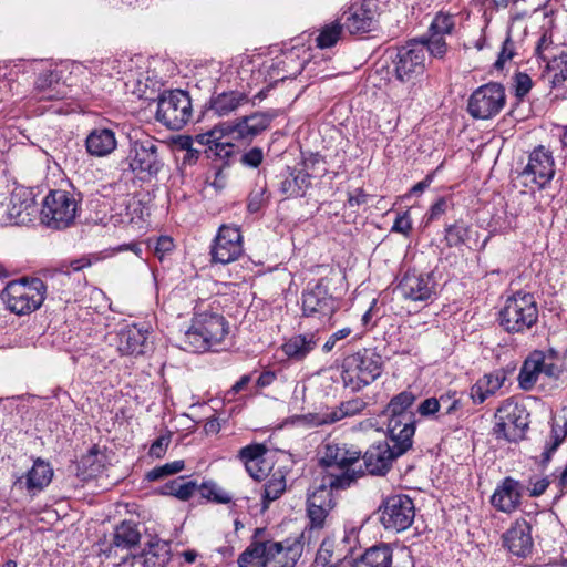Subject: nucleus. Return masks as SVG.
Instances as JSON below:
<instances>
[{
	"instance_id": "f257e3e1",
	"label": "nucleus",
	"mask_w": 567,
	"mask_h": 567,
	"mask_svg": "<svg viewBox=\"0 0 567 567\" xmlns=\"http://www.w3.org/2000/svg\"><path fill=\"white\" fill-rule=\"evenodd\" d=\"M361 458V451L347 444L328 442L323 445L319 464L327 470V483L337 489L349 487L357 477L363 475L361 465H354Z\"/></svg>"
},
{
	"instance_id": "f03ea898",
	"label": "nucleus",
	"mask_w": 567,
	"mask_h": 567,
	"mask_svg": "<svg viewBox=\"0 0 567 567\" xmlns=\"http://www.w3.org/2000/svg\"><path fill=\"white\" fill-rule=\"evenodd\" d=\"M226 318L217 312L195 313L188 329L181 336L178 347L187 352H205L219 344L228 334Z\"/></svg>"
},
{
	"instance_id": "7ed1b4c3",
	"label": "nucleus",
	"mask_w": 567,
	"mask_h": 567,
	"mask_svg": "<svg viewBox=\"0 0 567 567\" xmlns=\"http://www.w3.org/2000/svg\"><path fill=\"white\" fill-rule=\"evenodd\" d=\"M382 357L370 348H363L347 355L341 364L343 386L359 392L374 382L382 373Z\"/></svg>"
},
{
	"instance_id": "20e7f679",
	"label": "nucleus",
	"mask_w": 567,
	"mask_h": 567,
	"mask_svg": "<svg viewBox=\"0 0 567 567\" xmlns=\"http://www.w3.org/2000/svg\"><path fill=\"white\" fill-rule=\"evenodd\" d=\"M163 146L150 136L131 140L126 157L123 163L127 171L141 182L157 179L164 168Z\"/></svg>"
},
{
	"instance_id": "39448f33",
	"label": "nucleus",
	"mask_w": 567,
	"mask_h": 567,
	"mask_svg": "<svg viewBox=\"0 0 567 567\" xmlns=\"http://www.w3.org/2000/svg\"><path fill=\"white\" fill-rule=\"evenodd\" d=\"M498 323L507 333H523L538 321V306L530 292L508 296L498 311Z\"/></svg>"
},
{
	"instance_id": "423d86ee",
	"label": "nucleus",
	"mask_w": 567,
	"mask_h": 567,
	"mask_svg": "<svg viewBox=\"0 0 567 567\" xmlns=\"http://www.w3.org/2000/svg\"><path fill=\"white\" fill-rule=\"evenodd\" d=\"M48 285L40 278H22L10 281L1 293V298L12 313L29 315L38 310L47 293Z\"/></svg>"
},
{
	"instance_id": "0eeeda50",
	"label": "nucleus",
	"mask_w": 567,
	"mask_h": 567,
	"mask_svg": "<svg viewBox=\"0 0 567 567\" xmlns=\"http://www.w3.org/2000/svg\"><path fill=\"white\" fill-rule=\"evenodd\" d=\"M80 210V199L73 192L52 189L42 200L40 220L48 228L62 230L72 226Z\"/></svg>"
},
{
	"instance_id": "6e6552de",
	"label": "nucleus",
	"mask_w": 567,
	"mask_h": 567,
	"mask_svg": "<svg viewBox=\"0 0 567 567\" xmlns=\"http://www.w3.org/2000/svg\"><path fill=\"white\" fill-rule=\"evenodd\" d=\"M416 394L406 389L391 398L382 415L388 419V433L413 443L416 417L410 408L416 401Z\"/></svg>"
},
{
	"instance_id": "1a4fd4ad",
	"label": "nucleus",
	"mask_w": 567,
	"mask_h": 567,
	"mask_svg": "<svg viewBox=\"0 0 567 567\" xmlns=\"http://www.w3.org/2000/svg\"><path fill=\"white\" fill-rule=\"evenodd\" d=\"M412 445V442L388 433L386 440L373 443L363 455L361 454L364 465L363 474L384 476L391 470L393 462L406 453Z\"/></svg>"
},
{
	"instance_id": "9d476101",
	"label": "nucleus",
	"mask_w": 567,
	"mask_h": 567,
	"mask_svg": "<svg viewBox=\"0 0 567 567\" xmlns=\"http://www.w3.org/2000/svg\"><path fill=\"white\" fill-rule=\"evenodd\" d=\"M192 116V100L186 91L172 90L159 94L155 118L162 125L172 131H179Z\"/></svg>"
},
{
	"instance_id": "9b49d317",
	"label": "nucleus",
	"mask_w": 567,
	"mask_h": 567,
	"mask_svg": "<svg viewBox=\"0 0 567 567\" xmlns=\"http://www.w3.org/2000/svg\"><path fill=\"white\" fill-rule=\"evenodd\" d=\"M493 433L496 439L517 442L525 437L529 425V413L523 404L505 400L495 413Z\"/></svg>"
},
{
	"instance_id": "f8f14e48",
	"label": "nucleus",
	"mask_w": 567,
	"mask_h": 567,
	"mask_svg": "<svg viewBox=\"0 0 567 567\" xmlns=\"http://www.w3.org/2000/svg\"><path fill=\"white\" fill-rule=\"evenodd\" d=\"M302 316L331 324L333 315L340 308L339 299L334 298L326 278H320L313 287H308L301 297Z\"/></svg>"
},
{
	"instance_id": "ddd939ff",
	"label": "nucleus",
	"mask_w": 567,
	"mask_h": 567,
	"mask_svg": "<svg viewBox=\"0 0 567 567\" xmlns=\"http://www.w3.org/2000/svg\"><path fill=\"white\" fill-rule=\"evenodd\" d=\"M427 44L421 39L410 40L396 50L393 58V71L401 82H410L422 75L425 70Z\"/></svg>"
},
{
	"instance_id": "4468645a",
	"label": "nucleus",
	"mask_w": 567,
	"mask_h": 567,
	"mask_svg": "<svg viewBox=\"0 0 567 567\" xmlns=\"http://www.w3.org/2000/svg\"><path fill=\"white\" fill-rule=\"evenodd\" d=\"M379 520L388 530L402 532L411 526L415 517L413 501L403 494L388 496L378 509Z\"/></svg>"
},
{
	"instance_id": "2eb2a0df",
	"label": "nucleus",
	"mask_w": 567,
	"mask_h": 567,
	"mask_svg": "<svg viewBox=\"0 0 567 567\" xmlns=\"http://www.w3.org/2000/svg\"><path fill=\"white\" fill-rule=\"evenodd\" d=\"M555 161L551 152L543 145L535 147L529 156L528 163L519 173L523 185L530 189L545 188L554 178Z\"/></svg>"
},
{
	"instance_id": "dca6fc26",
	"label": "nucleus",
	"mask_w": 567,
	"mask_h": 567,
	"mask_svg": "<svg viewBox=\"0 0 567 567\" xmlns=\"http://www.w3.org/2000/svg\"><path fill=\"white\" fill-rule=\"evenodd\" d=\"M504 86L491 82L477 87L468 99L467 111L478 120H488L498 114L505 105Z\"/></svg>"
},
{
	"instance_id": "f3484780",
	"label": "nucleus",
	"mask_w": 567,
	"mask_h": 567,
	"mask_svg": "<svg viewBox=\"0 0 567 567\" xmlns=\"http://www.w3.org/2000/svg\"><path fill=\"white\" fill-rule=\"evenodd\" d=\"M243 236L236 226L221 225L210 248L212 261L226 265L243 254Z\"/></svg>"
},
{
	"instance_id": "a211bd4d",
	"label": "nucleus",
	"mask_w": 567,
	"mask_h": 567,
	"mask_svg": "<svg viewBox=\"0 0 567 567\" xmlns=\"http://www.w3.org/2000/svg\"><path fill=\"white\" fill-rule=\"evenodd\" d=\"M319 161V155H311L309 158L303 159L302 168L287 166L279 174V192L286 198H298L305 196L306 192L311 186V175L308 169Z\"/></svg>"
},
{
	"instance_id": "6ab92c4d",
	"label": "nucleus",
	"mask_w": 567,
	"mask_h": 567,
	"mask_svg": "<svg viewBox=\"0 0 567 567\" xmlns=\"http://www.w3.org/2000/svg\"><path fill=\"white\" fill-rule=\"evenodd\" d=\"M436 287L437 284L431 274L408 270L401 278L398 290L404 299L422 302L436 296Z\"/></svg>"
},
{
	"instance_id": "aec40b11",
	"label": "nucleus",
	"mask_w": 567,
	"mask_h": 567,
	"mask_svg": "<svg viewBox=\"0 0 567 567\" xmlns=\"http://www.w3.org/2000/svg\"><path fill=\"white\" fill-rule=\"evenodd\" d=\"M373 0L352 3L342 14V24L351 34L367 33L377 25V11Z\"/></svg>"
},
{
	"instance_id": "412c9836",
	"label": "nucleus",
	"mask_w": 567,
	"mask_h": 567,
	"mask_svg": "<svg viewBox=\"0 0 567 567\" xmlns=\"http://www.w3.org/2000/svg\"><path fill=\"white\" fill-rule=\"evenodd\" d=\"M227 134L224 126H216L213 130L198 134L196 142L207 146L205 153L208 158L214 161L219 159L223 165L229 166L233 158L236 156V147L229 141H221Z\"/></svg>"
},
{
	"instance_id": "4be33fe9",
	"label": "nucleus",
	"mask_w": 567,
	"mask_h": 567,
	"mask_svg": "<svg viewBox=\"0 0 567 567\" xmlns=\"http://www.w3.org/2000/svg\"><path fill=\"white\" fill-rule=\"evenodd\" d=\"M265 547L269 567H295L303 550L300 538L285 542L265 539Z\"/></svg>"
},
{
	"instance_id": "5701e85b",
	"label": "nucleus",
	"mask_w": 567,
	"mask_h": 567,
	"mask_svg": "<svg viewBox=\"0 0 567 567\" xmlns=\"http://www.w3.org/2000/svg\"><path fill=\"white\" fill-rule=\"evenodd\" d=\"M545 360L559 362L561 361V357L554 348H549L546 351H532L524 360L519 370L518 384L522 390L529 391L535 386L539 377V367L545 362Z\"/></svg>"
},
{
	"instance_id": "b1692460",
	"label": "nucleus",
	"mask_w": 567,
	"mask_h": 567,
	"mask_svg": "<svg viewBox=\"0 0 567 567\" xmlns=\"http://www.w3.org/2000/svg\"><path fill=\"white\" fill-rule=\"evenodd\" d=\"M455 27V17L453 14L439 12L433 19L429 33L430 35L421 38L427 44L429 53L433 56L442 58L446 52L447 43L444 35L451 34Z\"/></svg>"
},
{
	"instance_id": "393cba45",
	"label": "nucleus",
	"mask_w": 567,
	"mask_h": 567,
	"mask_svg": "<svg viewBox=\"0 0 567 567\" xmlns=\"http://www.w3.org/2000/svg\"><path fill=\"white\" fill-rule=\"evenodd\" d=\"M53 478L51 464L41 457L34 460L32 467L14 481V486L25 489L31 496L42 492Z\"/></svg>"
},
{
	"instance_id": "a878e982",
	"label": "nucleus",
	"mask_w": 567,
	"mask_h": 567,
	"mask_svg": "<svg viewBox=\"0 0 567 567\" xmlns=\"http://www.w3.org/2000/svg\"><path fill=\"white\" fill-rule=\"evenodd\" d=\"M526 485L511 476L505 477L491 497L492 505L501 512L512 513L525 495Z\"/></svg>"
},
{
	"instance_id": "bb28decb",
	"label": "nucleus",
	"mask_w": 567,
	"mask_h": 567,
	"mask_svg": "<svg viewBox=\"0 0 567 567\" xmlns=\"http://www.w3.org/2000/svg\"><path fill=\"white\" fill-rule=\"evenodd\" d=\"M503 545L517 557H527L533 549L532 527L525 519L516 520L504 534Z\"/></svg>"
},
{
	"instance_id": "cd10ccee",
	"label": "nucleus",
	"mask_w": 567,
	"mask_h": 567,
	"mask_svg": "<svg viewBox=\"0 0 567 567\" xmlns=\"http://www.w3.org/2000/svg\"><path fill=\"white\" fill-rule=\"evenodd\" d=\"M117 349L122 355L140 357L152 351V342L148 341V331L131 326L118 333Z\"/></svg>"
},
{
	"instance_id": "c85d7f7f",
	"label": "nucleus",
	"mask_w": 567,
	"mask_h": 567,
	"mask_svg": "<svg viewBox=\"0 0 567 567\" xmlns=\"http://www.w3.org/2000/svg\"><path fill=\"white\" fill-rule=\"evenodd\" d=\"M115 132L106 127L93 128L85 138V150L93 157H105L116 150Z\"/></svg>"
},
{
	"instance_id": "c756f323",
	"label": "nucleus",
	"mask_w": 567,
	"mask_h": 567,
	"mask_svg": "<svg viewBox=\"0 0 567 567\" xmlns=\"http://www.w3.org/2000/svg\"><path fill=\"white\" fill-rule=\"evenodd\" d=\"M264 534V528H256L251 543L238 557L239 567H269Z\"/></svg>"
},
{
	"instance_id": "7c9ffc66",
	"label": "nucleus",
	"mask_w": 567,
	"mask_h": 567,
	"mask_svg": "<svg viewBox=\"0 0 567 567\" xmlns=\"http://www.w3.org/2000/svg\"><path fill=\"white\" fill-rule=\"evenodd\" d=\"M319 338L316 333L295 334L286 340L282 346V352L292 361H302L318 346Z\"/></svg>"
},
{
	"instance_id": "2f4dec72",
	"label": "nucleus",
	"mask_w": 567,
	"mask_h": 567,
	"mask_svg": "<svg viewBox=\"0 0 567 567\" xmlns=\"http://www.w3.org/2000/svg\"><path fill=\"white\" fill-rule=\"evenodd\" d=\"M12 225L22 224L25 217L30 216V209H34V198L32 192L28 188H14L7 203Z\"/></svg>"
},
{
	"instance_id": "473e14b6",
	"label": "nucleus",
	"mask_w": 567,
	"mask_h": 567,
	"mask_svg": "<svg viewBox=\"0 0 567 567\" xmlns=\"http://www.w3.org/2000/svg\"><path fill=\"white\" fill-rule=\"evenodd\" d=\"M140 557L144 567H165L171 560V545L164 540L150 542Z\"/></svg>"
},
{
	"instance_id": "72a5a7b5",
	"label": "nucleus",
	"mask_w": 567,
	"mask_h": 567,
	"mask_svg": "<svg viewBox=\"0 0 567 567\" xmlns=\"http://www.w3.org/2000/svg\"><path fill=\"white\" fill-rule=\"evenodd\" d=\"M141 533L137 524L132 520H123L113 533L112 545L122 549H132L140 544Z\"/></svg>"
},
{
	"instance_id": "f704fd0d",
	"label": "nucleus",
	"mask_w": 567,
	"mask_h": 567,
	"mask_svg": "<svg viewBox=\"0 0 567 567\" xmlns=\"http://www.w3.org/2000/svg\"><path fill=\"white\" fill-rule=\"evenodd\" d=\"M245 102H247V96L244 93L224 92L210 100V110L218 116H225Z\"/></svg>"
},
{
	"instance_id": "c9c22d12",
	"label": "nucleus",
	"mask_w": 567,
	"mask_h": 567,
	"mask_svg": "<svg viewBox=\"0 0 567 567\" xmlns=\"http://www.w3.org/2000/svg\"><path fill=\"white\" fill-rule=\"evenodd\" d=\"M287 482L285 474L278 470L275 471L266 481L261 493L262 511L269 508L271 502L278 499L286 491Z\"/></svg>"
},
{
	"instance_id": "e433bc0d",
	"label": "nucleus",
	"mask_w": 567,
	"mask_h": 567,
	"mask_svg": "<svg viewBox=\"0 0 567 567\" xmlns=\"http://www.w3.org/2000/svg\"><path fill=\"white\" fill-rule=\"evenodd\" d=\"M197 489L194 481H185L184 476L172 480L159 487L161 495L175 496L181 501H188Z\"/></svg>"
},
{
	"instance_id": "4c0bfd02",
	"label": "nucleus",
	"mask_w": 567,
	"mask_h": 567,
	"mask_svg": "<svg viewBox=\"0 0 567 567\" xmlns=\"http://www.w3.org/2000/svg\"><path fill=\"white\" fill-rule=\"evenodd\" d=\"M567 436V419H564L563 424L553 421L550 431V441L546 443L544 452L542 453L540 465L547 466L554 453Z\"/></svg>"
},
{
	"instance_id": "58836bf2",
	"label": "nucleus",
	"mask_w": 567,
	"mask_h": 567,
	"mask_svg": "<svg viewBox=\"0 0 567 567\" xmlns=\"http://www.w3.org/2000/svg\"><path fill=\"white\" fill-rule=\"evenodd\" d=\"M333 489L337 488L331 487L327 483V477L324 476L321 485L318 486L310 495H308L307 505H312V507H323L332 509L336 505L332 495Z\"/></svg>"
},
{
	"instance_id": "ea45409f",
	"label": "nucleus",
	"mask_w": 567,
	"mask_h": 567,
	"mask_svg": "<svg viewBox=\"0 0 567 567\" xmlns=\"http://www.w3.org/2000/svg\"><path fill=\"white\" fill-rule=\"evenodd\" d=\"M223 126L233 141L250 143L256 136H258L257 132H255V128L244 116L234 124H227Z\"/></svg>"
},
{
	"instance_id": "a19ab883",
	"label": "nucleus",
	"mask_w": 567,
	"mask_h": 567,
	"mask_svg": "<svg viewBox=\"0 0 567 567\" xmlns=\"http://www.w3.org/2000/svg\"><path fill=\"white\" fill-rule=\"evenodd\" d=\"M365 406L367 402L361 398L341 402L339 406L331 409L332 420L337 423L344 417L358 415L365 409Z\"/></svg>"
},
{
	"instance_id": "79ce46f5",
	"label": "nucleus",
	"mask_w": 567,
	"mask_h": 567,
	"mask_svg": "<svg viewBox=\"0 0 567 567\" xmlns=\"http://www.w3.org/2000/svg\"><path fill=\"white\" fill-rule=\"evenodd\" d=\"M59 83L58 74L52 71H44L40 73L35 80V89L40 94L41 100H53L58 99V95L53 93V84Z\"/></svg>"
},
{
	"instance_id": "37998d69",
	"label": "nucleus",
	"mask_w": 567,
	"mask_h": 567,
	"mask_svg": "<svg viewBox=\"0 0 567 567\" xmlns=\"http://www.w3.org/2000/svg\"><path fill=\"white\" fill-rule=\"evenodd\" d=\"M295 422L309 427H318L334 424V420H332L331 409H327L326 411L316 413L297 415L295 416Z\"/></svg>"
},
{
	"instance_id": "c03bdc74",
	"label": "nucleus",
	"mask_w": 567,
	"mask_h": 567,
	"mask_svg": "<svg viewBox=\"0 0 567 567\" xmlns=\"http://www.w3.org/2000/svg\"><path fill=\"white\" fill-rule=\"evenodd\" d=\"M343 28V24L339 22H333L322 28L321 32L316 39L317 45L320 49L333 47L340 39Z\"/></svg>"
},
{
	"instance_id": "a18cd8bd",
	"label": "nucleus",
	"mask_w": 567,
	"mask_h": 567,
	"mask_svg": "<svg viewBox=\"0 0 567 567\" xmlns=\"http://www.w3.org/2000/svg\"><path fill=\"white\" fill-rule=\"evenodd\" d=\"M185 463L182 460L156 466L145 474V478L150 482L163 480L169 475H174L184 470Z\"/></svg>"
},
{
	"instance_id": "49530a36",
	"label": "nucleus",
	"mask_w": 567,
	"mask_h": 567,
	"mask_svg": "<svg viewBox=\"0 0 567 567\" xmlns=\"http://www.w3.org/2000/svg\"><path fill=\"white\" fill-rule=\"evenodd\" d=\"M105 456L93 445L89 452L82 456L81 463L89 471L90 476H96L104 467Z\"/></svg>"
},
{
	"instance_id": "de8ad7c7",
	"label": "nucleus",
	"mask_w": 567,
	"mask_h": 567,
	"mask_svg": "<svg viewBox=\"0 0 567 567\" xmlns=\"http://www.w3.org/2000/svg\"><path fill=\"white\" fill-rule=\"evenodd\" d=\"M199 489L202 496L208 501H213L217 504H228L231 502V496L213 482L203 483Z\"/></svg>"
},
{
	"instance_id": "09e8293b",
	"label": "nucleus",
	"mask_w": 567,
	"mask_h": 567,
	"mask_svg": "<svg viewBox=\"0 0 567 567\" xmlns=\"http://www.w3.org/2000/svg\"><path fill=\"white\" fill-rule=\"evenodd\" d=\"M91 262L87 259H75L70 261L69 266H61V268L55 269L52 271L50 279L52 282L59 281L61 284H65V281L70 280V268L73 271H79L87 266H90Z\"/></svg>"
},
{
	"instance_id": "8fccbe9b",
	"label": "nucleus",
	"mask_w": 567,
	"mask_h": 567,
	"mask_svg": "<svg viewBox=\"0 0 567 567\" xmlns=\"http://www.w3.org/2000/svg\"><path fill=\"white\" fill-rule=\"evenodd\" d=\"M266 445L261 443H254L241 447L238 451L237 457L245 464L256 461H264V456L267 453Z\"/></svg>"
},
{
	"instance_id": "3c124183",
	"label": "nucleus",
	"mask_w": 567,
	"mask_h": 567,
	"mask_svg": "<svg viewBox=\"0 0 567 567\" xmlns=\"http://www.w3.org/2000/svg\"><path fill=\"white\" fill-rule=\"evenodd\" d=\"M330 511L331 509L323 507H312V505H307V516L309 518L308 533L311 534L313 530L322 529Z\"/></svg>"
},
{
	"instance_id": "603ef678",
	"label": "nucleus",
	"mask_w": 567,
	"mask_h": 567,
	"mask_svg": "<svg viewBox=\"0 0 567 567\" xmlns=\"http://www.w3.org/2000/svg\"><path fill=\"white\" fill-rule=\"evenodd\" d=\"M275 111H267V112H255L250 115L244 116L248 123L255 128V132L259 135L264 131H266L272 120L276 117Z\"/></svg>"
},
{
	"instance_id": "864d4df0",
	"label": "nucleus",
	"mask_w": 567,
	"mask_h": 567,
	"mask_svg": "<svg viewBox=\"0 0 567 567\" xmlns=\"http://www.w3.org/2000/svg\"><path fill=\"white\" fill-rule=\"evenodd\" d=\"M446 249H455L456 251H461V227L456 223L449 225L445 228L444 246L442 247V254H444ZM454 258H457V252H454Z\"/></svg>"
},
{
	"instance_id": "5fc2aeb1",
	"label": "nucleus",
	"mask_w": 567,
	"mask_h": 567,
	"mask_svg": "<svg viewBox=\"0 0 567 567\" xmlns=\"http://www.w3.org/2000/svg\"><path fill=\"white\" fill-rule=\"evenodd\" d=\"M505 380L506 373L504 370L499 369L483 375V378L480 379V382L483 384L485 392L494 394L503 386Z\"/></svg>"
},
{
	"instance_id": "6e6d98bb",
	"label": "nucleus",
	"mask_w": 567,
	"mask_h": 567,
	"mask_svg": "<svg viewBox=\"0 0 567 567\" xmlns=\"http://www.w3.org/2000/svg\"><path fill=\"white\" fill-rule=\"evenodd\" d=\"M516 55V45L512 39L511 32H507L505 40L503 41L501 51L497 60L494 63L496 70H503L504 64L512 60Z\"/></svg>"
},
{
	"instance_id": "4d7b16f0",
	"label": "nucleus",
	"mask_w": 567,
	"mask_h": 567,
	"mask_svg": "<svg viewBox=\"0 0 567 567\" xmlns=\"http://www.w3.org/2000/svg\"><path fill=\"white\" fill-rule=\"evenodd\" d=\"M460 399L457 398V391H446L441 394L437 399L439 411L441 412V416H446L456 411Z\"/></svg>"
},
{
	"instance_id": "13d9d810",
	"label": "nucleus",
	"mask_w": 567,
	"mask_h": 567,
	"mask_svg": "<svg viewBox=\"0 0 567 567\" xmlns=\"http://www.w3.org/2000/svg\"><path fill=\"white\" fill-rule=\"evenodd\" d=\"M567 371V360H564V354L561 355V363L555 361H547L539 367V374L543 373L545 377L551 380H559L564 372Z\"/></svg>"
},
{
	"instance_id": "bf43d9fd",
	"label": "nucleus",
	"mask_w": 567,
	"mask_h": 567,
	"mask_svg": "<svg viewBox=\"0 0 567 567\" xmlns=\"http://www.w3.org/2000/svg\"><path fill=\"white\" fill-rule=\"evenodd\" d=\"M333 547V540L330 538H324L321 542L315 559L317 566L321 565L322 567H328L332 564Z\"/></svg>"
},
{
	"instance_id": "052dcab7",
	"label": "nucleus",
	"mask_w": 567,
	"mask_h": 567,
	"mask_svg": "<svg viewBox=\"0 0 567 567\" xmlns=\"http://www.w3.org/2000/svg\"><path fill=\"white\" fill-rule=\"evenodd\" d=\"M533 81L527 73L518 72L514 76V91L518 100H523L530 91Z\"/></svg>"
},
{
	"instance_id": "680f3d73",
	"label": "nucleus",
	"mask_w": 567,
	"mask_h": 567,
	"mask_svg": "<svg viewBox=\"0 0 567 567\" xmlns=\"http://www.w3.org/2000/svg\"><path fill=\"white\" fill-rule=\"evenodd\" d=\"M266 193H267V188H266V185H264V186L259 187L258 189L252 190L249 194L248 204H247V209L249 213L254 214L261 209V207L267 202Z\"/></svg>"
},
{
	"instance_id": "e2e57ef3",
	"label": "nucleus",
	"mask_w": 567,
	"mask_h": 567,
	"mask_svg": "<svg viewBox=\"0 0 567 567\" xmlns=\"http://www.w3.org/2000/svg\"><path fill=\"white\" fill-rule=\"evenodd\" d=\"M262 148L255 146L240 155V163L250 168H257L262 163Z\"/></svg>"
},
{
	"instance_id": "0e129e2a",
	"label": "nucleus",
	"mask_w": 567,
	"mask_h": 567,
	"mask_svg": "<svg viewBox=\"0 0 567 567\" xmlns=\"http://www.w3.org/2000/svg\"><path fill=\"white\" fill-rule=\"evenodd\" d=\"M412 230V220L410 218V214L408 210L398 214L393 226L391 228L392 233L402 234L404 236H409Z\"/></svg>"
},
{
	"instance_id": "69168bd1",
	"label": "nucleus",
	"mask_w": 567,
	"mask_h": 567,
	"mask_svg": "<svg viewBox=\"0 0 567 567\" xmlns=\"http://www.w3.org/2000/svg\"><path fill=\"white\" fill-rule=\"evenodd\" d=\"M549 486L548 477L543 478H529L528 485H526L525 494L527 493L530 497H538L545 493Z\"/></svg>"
},
{
	"instance_id": "338daca9",
	"label": "nucleus",
	"mask_w": 567,
	"mask_h": 567,
	"mask_svg": "<svg viewBox=\"0 0 567 567\" xmlns=\"http://www.w3.org/2000/svg\"><path fill=\"white\" fill-rule=\"evenodd\" d=\"M171 442V432H167L166 434L161 435L157 437L150 447V455L161 458L165 455V452L169 445Z\"/></svg>"
},
{
	"instance_id": "774afa93",
	"label": "nucleus",
	"mask_w": 567,
	"mask_h": 567,
	"mask_svg": "<svg viewBox=\"0 0 567 567\" xmlns=\"http://www.w3.org/2000/svg\"><path fill=\"white\" fill-rule=\"evenodd\" d=\"M173 248V239L168 236H161L154 243V252L159 259H163L165 254L172 251Z\"/></svg>"
}]
</instances>
